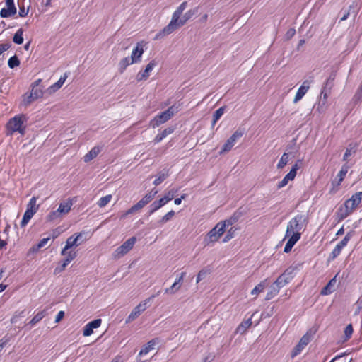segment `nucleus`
Listing matches in <instances>:
<instances>
[{
	"label": "nucleus",
	"mask_w": 362,
	"mask_h": 362,
	"mask_svg": "<svg viewBox=\"0 0 362 362\" xmlns=\"http://www.w3.org/2000/svg\"><path fill=\"white\" fill-rule=\"evenodd\" d=\"M76 257V252L72 250H69L67 252V254L66 255V261L67 262H71L74 260Z\"/></svg>",
	"instance_id": "obj_60"
},
{
	"label": "nucleus",
	"mask_w": 362,
	"mask_h": 362,
	"mask_svg": "<svg viewBox=\"0 0 362 362\" xmlns=\"http://www.w3.org/2000/svg\"><path fill=\"white\" fill-rule=\"evenodd\" d=\"M356 149V144H350L346 148V151L344 153L343 160L346 161L348 160V158L351 155L352 153H355Z\"/></svg>",
	"instance_id": "obj_39"
},
{
	"label": "nucleus",
	"mask_w": 362,
	"mask_h": 362,
	"mask_svg": "<svg viewBox=\"0 0 362 362\" xmlns=\"http://www.w3.org/2000/svg\"><path fill=\"white\" fill-rule=\"evenodd\" d=\"M157 65V62L155 60H151L146 66L143 71H139L136 75V80L141 81L146 80L149 77L150 73L153 69Z\"/></svg>",
	"instance_id": "obj_12"
},
{
	"label": "nucleus",
	"mask_w": 362,
	"mask_h": 362,
	"mask_svg": "<svg viewBox=\"0 0 362 362\" xmlns=\"http://www.w3.org/2000/svg\"><path fill=\"white\" fill-rule=\"evenodd\" d=\"M187 6V2L183 1L173 12L172 18L170 23L164 27L160 32H158L154 37V40H160L163 37L171 34L176 30V24L180 18V16Z\"/></svg>",
	"instance_id": "obj_2"
},
{
	"label": "nucleus",
	"mask_w": 362,
	"mask_h": 362,
	"mask_svg": "<svg viewBox=\"0 0 362 362\" xmlns=\"http://www.w3.org/2000/svg\"><path fill=\"white\" fill-rule=\"evenodd\" d=\"M36 202L37 198L35 197H33L30 199L28 204H27V208L25 211L28 212L31 211V212L35 214L39 208V206L36 204Z\"/></svg>",
	"instance_id": "obj_33"
},
{
	"label": "nucleus",
	"mask_w": 362,
	"mask_h": 362,
	"mask_svg": "<svg viewBox=\"0 0 362 362\" xmlns=\"http://www.w3.org/2000/svg\"><path fill=\"white\" fill-rule=\"evenodd\" d=\"M144 53V49L140 43H138L136 47L132 50L131 54V59L134 62L137 63L140 61L141 57Z\"/></svg>",
	"instance_id": "obj_19"
},
{
	"label": "nucleus",
	"mask_w": 362,
	"mask_h": 362,
	"mask_svg": "<svg viewBox=\"0 0 362 362\" xmlns=\"http://www.w3.org/2000/svg\"><path fill=\"white\" fill-rule=\"evenodd\" d=\"M267 281H268V279H266L262 281L257 286H255V287L252 290L251 294L252 295H258L259 293L262 292L268 285Z\"/></svg>",
	"instance_id": "obj_30"
},
{
	"label": "nucleus",
	"mask_w": 362,
	"mask_h": 362,
	"mask_svg": "<svg viewBox=\"0 0 362 362\" xmlns=\"http://www.w3.org/2000/svg\"><path fill=\"white\" fill-rule=\"evenodd\" d=\"M240 212H235L228 219H226L223 221L218 222L219 223H223L224 224V231L226 230V228L228 227L229 226H232L235 223L238 221L240 216Z\"/></svg>",
	"instance_id": "obj_26"
},
{
	"label": "nucleus",
	"mask_w": 362,
	"mask_h": 362,
	"mask_svg": "<svg viewBox=\"0 0 362 362\" xmlns=\"http://www.w3.org/2000/svg\"><path fill=\"white\" fill-rule=\"evenodd\" d=\"M134 62L131 59L130 57H124L123 58L119 63V71L120 74H122L125 69H127V67L132 64H134Z\"/></svg>",
	"instance_id": "obj_29"
},
{
	"label": "nucleus",
	"mask_w": 362,
	"mask_h": 362,
	"mask_svg": "<svg viewBox=\"0 0 362 362\" xmlns=\"http://www.w3.org/2000/svg\"><path fill=\"white\" fill-rule=\"evenodd\" d=\"M341 250V247L337 245L332 250V252L330 253L329 259H334L335 258H337L340 255Z\"/></svg>",
	"instance_id": "obj_51"
},
{
	"label": "nucleus",
	"mask_w": 362,
	"mask_h": 362,
	"mask_svg": "<svg viewBox=\"0 0 362 362\" xmlns=\"http://www.w3.org/2000/svg\"><path fill=\"white\" fill-rule=\"evenodd\" d=\"M67 74L65 73L63 76H61L59 79L56 83L49 86L48 88V91L49 92V93H52L58 90L64 83L66 79L67 78Z\"/></svg>",
	"instance_id": "obj_21"
},
{
	"label": "nucleus",
	"mask_w": 362,
	"mask_h": 362,
	"mask_svg": "<svg viewBox=\"0 0 362 362\" xmlns=\"http://www.w3.org/2000/svg\"><path fill=\"white\" fill-rule=\"evenodd\" d=\"M351 8H352V6H350L349 9H343L341 11L342 16L340 18V21H344L349 18V16L350 15V9Z\"/></svg>",
	"instance_id": "obj_59"
},
{
	"label": "nucleus",
	"mask_w": 362,
	"mask_h": 362,
	"mask_svg": "<svg viewBox=\"0 0 362 362\" xmlns=\"http://www.w3.org/2000/svg\"><path fill=\"white\" fill-rule=\"evenodd\" d=\"M19 64H20V60L18 59V58L16 55L11 57L8 61V66L11 69H13L16 66H19Z\"/></svg>",
	"instance_id": "obj_45"
},
{
	"label": "nucleus",
	"mask_w": 362,
	"mask_h": 362,
	"mask_svg": "<svg viewBox=\"0 0 362 362\" xmlns=\"http://www.w3.org/2000/svg\"><path fill=\"white\" fill-rule=\"evenodd\" d=\"M288 160H289L288 154L287 153H284L281 156V157L277 164V168L279 169L283 168L288 163Z\"/></svg>",
	"instance_id": "obj_42"
},
{
	"label": "nucleus",
	"mask_w": 362,
	"mask_h": 362,
	"mask_svg": "<svg viewBox=\"0 0 362 362\" xmlns=\"http://www.w3.org/2000/svg\"><path fill=\"white\" fill-rule=\"evenodd\" d=\"M306 224V217L302 214H297L288 223L286 237H288L296 233H300V230L304 228Z\"/></svg>",
	"instance_id": "obj_4"
},
{
	"label": "nucleus",
	"mask_w": 362,
	"mask_h": 362,
	"mask_svg": "<svg viewBox=\"0 0 362 362\" xmlns=\"http://www.w3.org/2000/svg\"><path fill=\"white\" fill-rule=\"evenodd\" d=\"M166 203L163 199V198H160L158 201H154L150 206H149V214H152L154 212H156L157 210L160 209L162 206H165Z\"/></svg>",
	"instance_id": "obj_28"
},
{
	"label": "nucleus",
	"mask_w": 362,
	"mask_h": 362,
	"mask_svg": "<svg viewBox=\"0 0 362 362\" xmlns=\"http://www.w3.org/2000/svg\"><path fill=\"white\" fill-rule=\"evenodd\" d=\"M28 117L23 114H19L11 118L7 122L6 134L13 135L15 132H18L21 135L25 133V123L27 122Z\"/></svg>",
	"instance_id": "obj_3"
},
{
	"label": "nucleus",
	"mask_w": 362,
	"mask_h": 362,
	"mask_svg": "<svg viewBox=\"0 0 362 362\" xmlns=\"http://www.w3.org/2000/svg\"><path fill=\"white\" fill-rule=\"evenodd\" d=\"M83 234V233H78L69 237L66 241V249H71L73 247L80 245L83 242L81 239Z\"/></svg>",
	"instance_id": "obj_13"
},
{
	"label": "nucleus",
	"mask_w": 362,
	"mask_h": 362,
	"mask_svg": "<svg viewBox=\"0 0 362 362\" xmlns=\"http://www.w3.org/2000/svg\"><path fill=\"white\" fill-rule=\"evenodd\" d=\"M348 170H349V166L346 164L344 165L341 167V170H339V172L337 176L338 178V182L337 183V186L340 185L341 182L344 180V179L348 172Z\"/></svg>",
	"instance_id": "obj_35"
},
{
	"label": "nucleus",
	"mask_w": 362,
	"mask_h": 362,
	"mask_svg": "<svg viewBox=\"0 0 362 362\" xmlns=\"http://www.w3.org/2000/svg\"><path fill=\"white\" fill-rule=\"evenodd\" d=\"M311 81L308 80H305L303 82L302 85L298 88L297 93L295 95L293 103H296L299 100H300L306 94L308 90L310 88Z\"/></svg>",
	"instance_id": "obj_15"
},
{
	"label": "nucleus",
	"mask_w": 362,
	"mask_h": 362,
	"mask_svg": "<svg viewBox=\"0 0 362 362\" xmlns=\"http://www.w3.org/2000/svg\"><path fill=\"white\" fill-rule=\"evenodd\" d=\"M279 291L280 290L273 284L270 286L269 291L267 292V293L266 295L265 300H269L272 299L274 296H276L279 293Z\"/></svg>",
	"instance_id": "obj_36"
},
{
	"label": "nucleus",
	"mask_w": 362,
	"mask_h": 362,
	"mask_svg": "<svg viewBox=\"0 0 362 362\" xmlns=\"http://www.w3.org/2000/svg\"><path fill=\"white\" fill-rule=\"evenodd\" d=\"M45 317L44 311H41L37 313L30 321L29 324L34 325L38 322H40Z\"/></svg>",
	"instance_id": "obj_48"
},
{
	"label": "nucleus",
	"mask_w": 362,
	"mask_h": 362,
	"mask_svg": "<svg viewBox=\"0 0 362 362\" xmlns=\"http://www.w3.org/2000/svg\"><path fill=\"white\" fill-rule=\"evenodd\" d=\"M180 288V286L179 284H175V283H173V285L170 288H167L165 290V293H170L173 294L175 292H177Z\"/></svg>",
	"instance_id": "obj_53"
},
{
	"label": "nucleus",
	"mask_w": 362,
	"mask_h": 362,
	"mask_svg": "<svg viewBox=\"0 0 362 362\" xmlns=\"http://www.w3.org/2000/svg\"><path fill=\"white\" fill-rule=\"evenodd\" d=\"M29 8H25L24 6H19L18 15L21 17H25L28 13Z\"/></svg>",
	"instance_id": "obj_61"
},
{
	"label": "nucleus",
	"mask_w": 362,
	"mask_h": 362,
	"mask_svg": "<svg viewBox=\"0 0 362 362\" xmlns=\"http://www.w3.org/2000/svg\"><path fill=\"white\" fill-rule=\"evenodd\" d=\"M24 317V310L21 312H15L13 315L12 317L11 318V322L12 324L17 323L18 321Z\"/></svg>",
	"instance_id": "obj_50"
},
{
	"label": "nucleus",
	"mask_w": 362,
	"mask_h": 362,
	"mask_svg": "<svg viewBox=\"0 0 362 362\" xmlns=\"http://www.w3.org/2000/svg\"><path fill=\"white\" fill-rule=\"evenodd\" d=\"M112 197L111 194H107L105 197H101L98 201V203H97L98 206L100 208L105 206L111 201Z\"/></svg>",
	"instance_id": "obj_41"
},
{
	"label": "nucleus",
	"mask_w": 362,
	"mask_h": 362,
	"mask_svg": "<svg viewBox=\"0 0 362 362\" xmlns=\"http://www.w3.org/2000/svg\"><path fill=\"white\" fill-rule=\"evenodd\" d=\"M177 112V107H175V105L170 106L164 112H162L154 117V118L150 122V126L153 128L159 127L168 121Z\"/></svg>",
	"instance_id": "obj_5"
},
{
	"label": "nucleus",
	"mask_w": 362,
	"mask_h": 362,
	"mask_svg": "<svg viewBox=\"0 0 362 362\" xmlns=\"http://www.w3.org/2000/svg\"><path fill=\"white\" fill-rule=\"evenodd\" d=\"M353 332L352 325L349 324L344 329V341H347L351 337Z\"/></svg>",
	"instance_id": "obj_47"
},
{
	"label": "nucleus",
	"mask_w": 362,
	"mask_h": 362,
	"mask_svg": "<svg viewBox=\"0 0 362 362\" xmlns=\"http://www.w3.org/2000/svg\"><path fill=\"white\" fill-rule=\"evenodd\" d=\"M337 76V71H333L329 77L327 78L322 89L321 90V95L322 96L324 100H327L329 95L331 93V90L334 86V81L335 80Z\"/></svg>",
	"instance_id": "obj_10"
},
{
	"label": "nucleus",
	"mask_w": 362,
	"mask_h": 362,
	"mask_svg": "<svg viewBox=\"0 0 362 362\" xmlns=\"http://www.w3.org/2000/svg\"><path fill=\"white\" fill-rule=\"evenodd\" d=\"M136 242L135 237H132L127 240L122 245L118 247L113 252V257L119 259L128 253L134 247Z\"/></svg>",
	"instance_id": "obj_7"
},
{
	"label": "nucleus",
	"mask_w": 362,
	"mask_h": 362,
	"mask_svg": "<svg viewBox=\"0 0 362 362\" xmlns=\"http://www.w3.org/2000/svg\"><path fill=\"white\" fill-rule=\"evenodd\" d=\"M236 231V228H233V227H231L227 232V234L226 235V236L223 238V243H227L230 240H231L233 237H234V235H235V232Z\"/></svg>",
	"instance_id": "obj_49"
},
{
	"label": "nucleus",
	"mask_w": 362,
	"mask_h": 362,
	"mask_svg": "<svg viewBox=\"0 0 362 362\" xmlns=\"http://www.w3.org/2000/svg\"><path fill=\"white\" fill-rule=\"evenodd\" d=\"M154 298L155 296H151L136 306L126 319V323L128 324L136 319L147 308L148 303Z\"/></svg>",
	"instance_id": "obj_8"
},
{
	"label": "nucleus",
	"mask_w": 362,
	"mask_h": 362,
	"mask_svg": "<svg viewBox=\"0 0 362 362\" xmlns=\"http://www.w3.org/2000/svg\"><path fill=\"white\" fill-rule=\"evenodd\" d=\"M174 131L173 127H168L163 129L161 132L158 133L153 139L155 144L160 143L167 136L172 134Z\"/></svg>",
	"instance_id": "obj_25"
},
{
	"label": "nucleus",
	"mask_w": 362,
	"mask_h": 362,
	"mask_svg": "<svg viewBox=\"0 0 362 362\" xmlns=\"http://www.w3.org/2000/svg\"><path fill=\"white\" fill-rule=\"evenodd\" d=\"M35 100H36L35 98H34V97L33 96V95L30 93L29 94H26L23 98V103L27 105H29L30 103H31L33 101H34Z\"/></svg>",
	"instance_id": "obj_58"
},
{
	"label": "nucleus",
	"mask_w": 362,
	"mask_h": 362,
	"mask_svg": "<svg viewBox=\"0 0 362 362\" xmlns=\"http://www.w3.org/2000/svg\"><path fill=\"white\" fill-rule=\"evenodd\" d=\"M352 236H353L352 233H351V232L347 233L346 234V235L344 236V238L337 245L339 247H341V249H343L344 247H345L347 245L348 243L349 242V240H351Z\"/></svg>",
	"instance_id": "obj_44"
},
{
	"label": "nucleus",
	"mask_w": 362,
	"mask_h": 362,
	"mask_svg": "<svg viewBox=\"0 0 362 362\" xmlns=\"http://www.w3.org/2000/svg\"><path fill=\"white\" fill-rule=\"evenodd\" d=\"M168 170H163L158 173V175L156 176V178L153 181V184L157 186L161 184L168 177Z\"/></svg>",
	"instance_id": "obj_32"
},
{
	"label": "nucleus",
	"mask_w": 362,
	"mask_h": 362,
	"mask_svg": "<svg viewBox=\"0 0 362 362\" xmlns=\"http://www.w3.org/2000/svg\"><path fill=\"white\" fill-rule=\"evenodd\" d=\"M72 205V201L71 199H68L66 202L60 203L57 209L63 216L71 211Z\"/></svg>",
	"instance_id": "obj_24"
},
{
	"label": "nucleus",
	"mask_w": 362,
	"mask_h": 362,
	"mask_svg": "<svg viewBox=\"0 0 362 362\" xmlns=\"http://www.w3.org/2000/svg\"><path fill=\"white\" fill-rule=\"evenodd\" d=\"M309 342V338L307 336H303L298 344L294 347L291 353V357L293 358L298 355L300 351L307 346Z\"/></svg>",
	"instance_id": "obj_16"
},
{
	"label": "nucleus",
	"mask_w": 362,
	"mask_h": 362,
	"mask_svg": "<svg viewBox=\"0 0 362 362\" xmlns=\"http://www.w3.org/2000/svg\"><path fill=\"white\" fill-rule=\"evenodd\" d=\"M159 343L158 338H154L146 343L140 350L139 355L142 356L146 355L150 351L154 349V346Z\"/></svg>",
	"instance_id": "obj_18"
},
{
	"label": "nucleus",
	"mask_w": 362,
	"mask_h": 362,
	"mask_svg": "<svg viewBox=\"0 0 362 362\" xmlns=\"http://www.w3.org/2000/svg\"><path fill=\"white\" fill-rule=\"evenodd\" d=\"M244 134V130L238 129H237L226 141L223 145L222 148L220 151V154H223L226 152L230 151L234 146L237 140L241 138Z\"/></svg>",
	"instance_id": "obj_9"
},
{
	"label": "nucleus",
	"mask_w": 362,
	"mask_h": 362,
	"mask_svg": "<svg viewBox=\"0 0 362 362\" xmlns=\"http://www.w3.org/2000/svg\"><path fill=\"white\" fill-rule=\"evenodd\" d=\"M33 216H34V214H33L31 212V211L30 212L25 211L23 214L21 222V228L25 227L28 223V222L30 221V220L32 218V217Z\"/></svg>",
	"instance_id": "obj_40"
},
{
	"label": "nucleus",
	"mask_w": 362,
	"mask_h": 362,
	"mask_svg": "<svg viewBox=\"0 0 362 362\" xmlns=\"http://www.w3.org/2000/svg\"><path fill=\"white\" fill-rule=\"evenodd\" d=\"M100 151H101V148L100 147H99V146H94L93 148H92L90 149V151H88V153H87L84 156V157H83L84 162H86V163L90 162L93 158H95L99 154V153Z\"/></svg>",
	"instance_id": "obj_23"
},
{
	"label": "nucleus",
	"mask_w": 362,
	"mask_h": 362,
	"mask_svg": "<svg viewBox=\"0 0 362 362\" xmlns=\"http://www.w3.org/2000/svg\"><path fill=\"white\" fill-rule=\"evenodd\" d=\"M337 282V275L333 277L327 284L321 290L320 293L323 296L331 294L334 291V285Z\"/></svg>",
	"instance_id": "obj_20"
},
{
	"label": "nucleus",
	"mask_w": 362,
	"mask_h": 362,
	"mask_svg": "<svg viewBox=\"0 0 362 362\" xmlns=\"http://www.w3.org/2000/svg\"><path fill=\"white\" fill-rule=\"evenodd\" d=\"M291 281V278L285 277V275L281 274L273 284L280 290Z\"/></svg>",
	"instance_id": "obj_27"
},
{
	"label": "nucleus",
	"mask_w": 362,
	"mask_h": 362,
	"mask_svg": "<svg viewBox=\"0 0 362 362\" xmlns=\"http://www.w3.org/2000/svg\"><path fill=\"white\" fill-rule=\"evenodd\" d=\"M16 13V8L14 4V0H6V7L0 11L1 18L11 17Z\"/></svg>",
	"instance_id": "obj_11"
},
{
	"label": "nucleus",
	"mask_w": 362,
	"mask_h": 362,
	"mask_svg": "<svg viewBox=\"0 0 362 362\" xmlns=\"http://www.w3.org/2000/svg\"><path fill=\"white\" fill-rule=\"evenodd\" d=\"M361 201L362 192H358L354 194L337 209L336 214L338 219L342 221L348 217L358 206Z\"/></svg>",
	"instance_id": "obj_1"
},
{
	"label": "nucleus",
	"mask_w": 362,
	"mask_h": 362,
	"mask_svg": "<svg viewBox=\"0 0 362 362\" xmlns=\"http://www.w3.org/2000/svg\"><path fill=\"white\" fill-rule=\"evenodd\" d=\"M158 191H151L149 193L146 194L141 200H139L144 206H146L148 204L157 194Z\"/></svg>",
	"instance_id": "obj_38"
},
{
	"label": "nucleus",
	"mask_w": 362,
	"mask_h": 362,
	"mask_svg": "<svg viewBox=\"0 0 362 362\" xmlns=\"http://www.w3.org/2000/svg\"><path fill=\"white\" fill-rule=\"evenodd\" d=\"M49 239L50 238L48 237V238H44L42 240H40L36 246V250H39V249L43 247L47 243V242L49 241Z\"/></svg>",
	"instance_id": "obj_62"
},
{
	"label": "nucleus",
	"mask_w": 362,
	"mask_h": 362,
	"mask_svg": "<svg viewBox=\"0 0 362 362\" xmlns=\"http://www.w3.org/2000/svg\"><path fill=\"white\" fill-rule=\"evenodd\" d=\"M251 325H252V320H251V319H248L246 321L243 322L238 326V327L236 328L235 332L240 333V334H243L251 326Z\"/></svg>",
	"instance_id": "obj_34"
},
{
	"label": "nucleus",
	"mask_w": 362,
	"mask_h": 362,
	"mask_svg": "<svg viewBox=\"0 0 362 362\" xmlns=\"http://www.w3.org/2000/svg\"><path fill=\"white\" fill-rule=\"evenodd\" d=\"M289 237V239L288 240L285 247H284V252L286 253H288L289 252L291 249L293 248V247L294 246V245L300 240V237H301V233H295V234H293Z\"/></svg>",
	"instance_id": "obj_17"
},
{
	"label": "nucleus",
	"mask_w": 362,
	"mask_h": 362,
	"mask_svg": "<svg viewBox=\"0 0 362 362\" xmlns=\"http://www.w3.org/2000/svg\"><path fill=\"white\" fill-rule=\"evenodd\" d=\"M30 93L36 100L40 98H42L43 95L42 90L40 88H35V86H33Z\"/></svg>",
	"instance_id": "obj_52"
},
{
	"label": "nucleus",
	"mask_w": 362,
	"mask_h": 362,
	"mask_svg": "<svg viewBox=\"0 0 362 362\" xmlns=\"http://www.w3.org/2000/svg\"><path fill=\"white\" fill-rule=\"evenodd\" d=\"M176 192H177V190H175V191L170 190L168 193H166L165 194V196L162 198L165 201V202L167 204L168 202L171 201L173 199L174 194Z\"/></svg>",
	"instance_id": "obj_54"
},
{
	"label": "nucleus",
	"mask_w": 362,
	"mask_h": 362,
	"mask_svg": "<svg viewBox=\"0 0 362 362\" xmlns=\"http://www.w3.org/2000/svg\"><path fill=\"white\" fill-rule=\"evenodd\" d=\"M23 30L22 28H19L16 31L13 37V41L14 43L17 45H21L23 42Z\"/></svg>",
	"instance_id": "obj_37"
},
{
	"label": "nucleus",
	"mask_w": 362,
	"mask_h": 362,
	"mask_svg": "<svg viewBox=\"0 0 362 362\" xmlns=\"http://www.w3.org/2000/svg\"><path fill=\"white\" fill-rule=\"evenodd\" d=\"M209 273V271L206 269H202L201 271H199L197 276V283H199L201 280L204 279Z\"/></svg>",
	"instance_id": "obj_55"
},
{
	"label": "nucleus",
	"mask_w": 362,
	"mask_h": 362,
	"mask_svg": "<svg viewBox=\"0 0 362 362\" xmlns=\"http://www.w3.org/2000/svg\"><path fill=\"white\" fill-rule=\"evenodd\" d=\"M186 272H182L178 276H177L174 283H175V284H180L183 281Z\"/></svg>",
	"instance_id": "obj_64"
},
{
	"label": "nucleus",
	"mask_w": 362,
	"mask_h": 362,
	"mask_svg": "<svg viewBox=\"0 0 362 362\" xmlns=\"http://www.w3.org/2000/svg\"><path fill=\"white\" fill-rule=\"evenodd\" d=\"M101 323L102 320L100 318L90 321L83 327V335L84 337L90 336L93 332V329L98 328L101 325Z\"/></svg>",
	"instance_id": "obj_14"
},
{
	"label": "nucleus",
	"mask_w": 362,
	"mask_h": 362,
	"mask_svg": "<svg viewBox=\"0 0 362 362\" xmlns=\"http://www.w3.org/2000/svg\"><path fill=\"white\" fill-rule=\"evenodd\" d=\"M295 177L296 176L293 175V171H289V173H288L284 176V177L282 179V180L278 183V185H277L278 189H281V188L284 187V186H286L288 184V182L290 180H293L295 178Z\"/></svg>",
	"instance_id": "obj_31"
},
{
	"label": "nucleus",
	"mask_w": 362,
	"mask_h": 362,
	"mask_svg": "<svg viewBox=\"0 0 362 362\" xmlns=\"http://www.w3.org/2000/svg\"><path fill=\"white\" fill-rule=\"evenodd\" d=\"M224 111H225V107H221L220 108H218V110H216L214 112V113L213 115V117L216 118V119H219L221 117V116L223 115Z\"/></svg>",
	"instance_id": "obj_57"
},
{
	"label": "nucleus",
	"mask_w": 362,
	"mask_h": 362,
	"mask_svg": "<svg viewBox=\"0 0 362 362\" xmlns=\"http://www.w3.org/2000/svg\"><path fill=\"white\" fill-rule=\"evenodd\" d=\"M62 215L60 214V212L57 209L56 211H51L47 216V221H53L59 218H61Z\"/></svg>",
	"instance_id": "obj_46"
},
{
	"label": "nucleus",
	"mask_w": 362,
	"mask_h": 362,
	"mask_svg": "<svg viewBox=\"0 0 362 362\" xmlns=\"http://www.w3.org/2000/svg\"><path fill=\"white\" fill-rule=\"evenodd\" d=\"M71 262H67L66 261V258H65L63 262H62V264L60 267H58L57 268H55L54 269V273L55 274H58V273H60L62 272V271L64 270V269L66 268V267Z\"/></svg>",
	"instance_id": "obj_56"
},
{
	"label": "nucleus",
	"mask_w": 362,
	"mask_h": 362,
	"mask_svg": "<svg viewBox=\"0 0 362 362\" xmlns=\"http://www.w3.org/2000/svg\"><path fill=\"white\" fill-rule=\"evenodd\" d=\"M224 224L218 223L204 238V243L206 245L211 243L216 242L224 233Z\"/></svg>",
	"instance_id": "obj_6"
},
{
	"label": "nucleus",
	"mask_w": 362,
	"mask_h": 362,
	"mask_svg": "<svg viewBox=\"0 0 362 362\" xmlns=\"http://www.w3.org/2000/svg\"><path fill=\"white\" fill-rule=\"evenodd\" d=\"M175 215V211L171 210L168 211L161 219L158 222L159 225H163L164 223L169 221Z\"/></svg>",
	"instance_id": "obj_43"
},
{
	"label": "nucleus",
	"mask_w": 362,
	"mask_h": 362,
	"mask_svg": "<svg viewBox=\"0 0 362 362\" xmlns=\"http://www.w3.org/2000/svg\"><path fill=\"white\" fill-rule=\"evenodd\" d=\"M301 160H298L292 167L290 171H293V175L296 176L297 170L300 168Z\"/></svg>",
	"instance_id": "obj_63"
},
{
	"label": "nucleus",
	"mask_w": 362,
	"mask_h": 362,
	"mask_svg": "<svg viewBox=\"0 0 362 362\" xmlns=\"http://www.w3.org/2000/svg\"><path fill=\"white\" fill-rule=\"evenodd\" d=\"M196 13L195 10L190 9L187 11L182 16V18H179L177 23L176 24V29L184 25L187 21H189Z\"/></svg>",
	"instance_id": "obj_22"
}]
</instances>
